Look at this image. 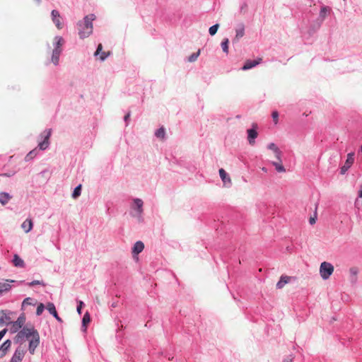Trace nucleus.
Instances as JSON below:
<instances>
[{
  "label": "nucleus",
  "instance_id": "f257e3e1",
  "mask_svg": "<svg viewBox=\"0 0 362 362\" xmlns=\"http://www.w3.org/2000/svg\"><path fill=\"white\" fill-rule=\"evenodd\" d=\"M95 15L86 16L83 21L77 23L78 33L81 39L88 37L93 33V21L95 20Z\"/></svg>",
  "mask_w": 362,
  "mask_h": 362
},
{
  "label": "nucleus",
  "instance_id": "f03ea898",
  "mask_svg": "<svg viewBox=\"0 0 362 362\" xmlns=\"http://www.w3.org/2000/svg\"><path fill=\"white\" fill-rule=\"evenodd\" d=\"M36 331V329L32 326L31 327H23L21 329L17 332V334L13 339L16 344H22L25 341V339H28Z\"/></svg>",
  "mask_w": 362,
  "mask_h": 362
},
{
  "label": "nucleus",
  "instance_id": "7ed1b4c3",
  "mask_svg": "<svg viewBox=\"0 0 362 362\" xmlns=\"http://www.w3.org/2000/svg\"><path fill=\"white\" fill-rule=\"evenodd\" d=\"M334 266L327 262H323L320 266V274L322 279L327 280L332 274Z\"/></svg>",
  "mask_w": 362,
  "mask_h": 362
},
{
  "label": "nucleus",
  "instance_id": "20e7f679",
  "mask_svg": "<svg viewBox=\"0 0 362 362\" xmlns=\"http://www.w3.org/2000/svg\"><path fill=\"white\" fill-rule=\"evenodd\" d=\"M25 322V316L24 313H22L19 315L17 320L14 322H9L10 325H11L10 327V332L11 334L16 333L20 329H21L23 327V325Z\"/></svg>",
  "mask_w": 362,
  "mask_h": 362
},
{
  "label": "nucleus",
  "instance_id": "39448f33",
  "mask_svg": "<svg viewBox=\"0 0 362 362\" xmlns=\"http://www.w3.org/2000/svg\"><path fill=\"white\" fill-rule=\"evenodd\" d=\"M30 337L31 339L29 341L28 351L30 354H34L36 348L40 344V334L37 329Z\"/></svg>",
  "mask_w": 362,
  "mask_h": 362
},
{
  "label": "nucleus",
  "instance_id": "423d86ee",
  "mask_svg": "<svg viewBox=\"0 0 362 362\" xmlns=\"http://www.w3.org/2000/svg\"><path fill=\"white\" fill-rule=\"evenodd\" d=\"M247 140L250 145H253L255 143V139L258 136L257 132V124L253 123L252 125V128L248 129L247 130Z\"/></svg>",
  "mask_w": 362,
  "mask_h": 362
},
{
  "label": "nucleus",
  "instance_id": "0eeeda50",
  "mask_svg": "<svg viewBox=\"0 0 362 362\" xmlns=\"http://www.w3.org/2000/svg\"><path fill=\"white\" fill-rule=\"evenodd\" d=\"M354 162V153L351 152L347 155L346 160L344 165L340 169V174L344 175L348 170L351 167Z\"/></svg>",
  "mask_w": 362,
  "mask_h": 362
},
{
  "label": "nucleus",
  "instance_id": "6e6552de",
  "mask_svg": "<svg viewBox=\"0 0 362 362\" xmlns=\"http://www.w3.org/2000/svg\"><path fill=\"white\" fill-rule=\"evenodd\" d=\"M11 283H16V281L15 280L6 279L5 282H0V296L4 293L8 292L11 289L12 286L11 285ZM23 283L24 281H21L20 282H17V284L20 285Z\"/></svg>",
  "mask_w": 362,
  "mask_h": 362
},
{
  "label": "nucleus",
  "instance_id": "1a4fd4ad",
  "mask_svg": "<svg viewBox=\"0 0 362 362\" xmlns=\"http://www.w3.org/2000/svg\"><path fill=\"white\" fill-rule=\"evenodd\" d=\"M25 354V351L21 346H18L15 350L10 362H21Z\"/></svg>",
  "mask_w": 362,
  "mask_h": 362
},
{
  "label": "nucleus",
  "instance_id": "9d476101",
  "mask_svg": "<svg viewBox=\"0 0 362 362\" xmlns=\"http://www.w3.org/2000/svg\"><path fill=\"white\" fill-rule=\"evenodd\" d=\"M262 62V58H257V59L251 60L247 59L244 63L243 66L241 67V70L247 71L255 67L257 65L259 64Z\"/></svg>",
  "mask_w": 362,
  "mask_h": 362
},
{
  "label": "nucleus",
  "instance_id": "9b49d317",
  "mask_svg": "<svg viewBox=\"0 0 362 362\" xmlns=\"http://www.w3.org/2000/svg\"><path fill=\"white\" fill-rule=\"evenodd\" d=\"M44 134L43 140L38 144L39 149L42 151L46 150L49 147V139L51 136V129H48L47 132H44Z\"/></svg>",
  "mask_w": 362,
  "mask_h": 362
},
{
  "label": "nucleus",
  "instance_id": "f8f14e48",
  "mask_svg": "<svg viewBox=\"0 0 362 362\" xmlns=\"http://www.w3.org/2000/svg\"><path fill=\"white\" fill-rule=\"evenodd\" d=\"M13 313L8 310H1L0 311V326L3 325H10L11 322L10 315Z\"/></svg>",
  "mask_w": 362,
  "mask_h": 362
},
{
  "label": "nucleus",
  "instance_id": "ddd939ff",
  "mask_svg": "<svg viewBox=\"0 0 362 362\" xmlns=\"http://www.w3.org/2000/svg\"><path fill=\"white\" fill-rule=\"evenodd\" d=\"M143 204L144 202L141 199L136 198L134 199V205L132 206V208L136 211L139 219L141 218V215L143 213Z\"/></svg>",
  "mask_w": 362,
  "mask_h": 362
},
{
  "label": "nucleus",
  "instance_id": "4468645a",
  "mask_svg": "<svg viewBox=\"0 0 362 362\" xmlns=\"http://www.w3.org/2000/svg\"><path fill=\"white\" fill-rule=\"evenodd\" d=\"M52 20L58 29L62 28V23L59 12L57 10H52L51 12Z\"/></svg>",
  "mask_w": 362,
  "mask_h": 362
},
{
  "label": "nucleus",
  "instance_id": "2eb2a0df",
  "mask_svg": "<svg viewBox=\"0 0 362 362\" xmlns=\"http://www.w3.org/2000/svg\"><path fill=\"white\" fill-rule=\"evenodd\" d=\"M100 54V60L101 62H104L107 58V57L110 54V52H103V45L102 44H99L97 47V49L94 53V55L95 57H97L98 55Z\"/></svg>",
  "mask_w": 362,
  "mask_h": 362
},
{
  "label": "nucleus",
  "instance_id": "dca6fc26",
  "mask_svg": "<svg viewBox=\"0 0 362 362\" xmlns=\"http://www.w3.org/2000/svg\"><path fill=\"white\" fill-rule=\"evenodd\" d=\"M332 12V8L328 6H321L320 13H319V19L321 22L324 21L325 18L330 15Z\"/></svg>",
  "mask_w": 362,
  "mask_h": 362
},
{
  "label": "nucleus",
  "instance_id": "f3484780",
  "mask_svg": "<svg viewBox=\"0 0 362 362\" xmlns=\"http://www.w3.org/2000/svg\"><path fill=\"white\" fill-rule=\"evenodd\" d=\"M11 346V341L10 339H6L1 346H0V358L5 356L7 351L10 349Z\"/></svg>",
  "mask_w": 362,
  "mask_h": 362
},
{
  "label": "nucleus",
  "instance_id": "a211bd4d",
  "mask_svg": "<svg viewBox=\"0 0 362 362\" xmlns=\"http://www.w3.org/2000/svg\"><path fill=\"white\" fill-rule=\"evenodd\" d=\"M47 309L49 313L59 322H62V318L59 316L55 305L52 303H48L47 305Z\"/></svg>",
  "mask_w": 362,
  "mask_h": 362
},
{
  "label": "nucleus",
  "instance_id": "6ab92c4d",
  "mask_svg": "<svg viewBox=\"0 0 362 362\" xmlns=\"http://www.w3.org/2000/svg\"><path fill=\"white\" fill-rule=\"evenodd\" d=\"M144 249V244L143 242L139 240L136 242L132 247V255H137L141 253Z\"/></svg>",
  "mask_w": 362,
  "mask_h": 362
},
{
  "label": "nucleus",
  "instance_id": "aec40b11",
  "mask_svg": "<svg viewBox=\"0 0 362 362\" xmlns=\"http://www.w3.org/2000/svg\"><path fill=\"white\" fill-rule=\"evenodd\" d=\"M235 37L233 41H238L241 37H243L245 35V25L243 23H240L238 25L235 29Z\"/></svg>",
  "mask_w": 362,
  "mask_h": 362
},
{
  "label": "nucleus",
  "instance_id": "412c9836",
  "mask_svg": "<svg viewBox=\"0 0 362 362\" xmlns=\"http://www.w3.org/2000/svg\"><path fill=\"white\" fill-rule=\"evenodd\" d=\"M219 175L226 186H230L231 184L230 178L228 174L223 168L219 169Z\"/></svg>",
  "mask_w": 362,
  "mask_h": 362
},
{
  "label": "nucleus",
  "instance_id": "4be33fe9",
  "mask_svg": "<svg viewBox=\"0 0 362 362\" xmlns=\"http://www.w3.org/2000/svg\"><path fill=\"white\" fill-rule=\"evenodd\" d=\"M64 43L65 41L62 36H55L53 42L54 49H62V46L64 45Z\"/></svg>",
  "mask_w": 362,
  "mask_h": 362
},
{
  "label": "nucleus",
  "instance_id": "5701e85b",
  "mask_svg": "<svg viewBox=\"0 0 362 362\" xmlns=\"http://www.w3.org/2000/svg\"><path fill=\"white\" fill-rule=\"evenodd\" d=\"M62 52V49H53L51 60L52 62L55 65L57 66L59 62V57Z\"/></svg>",
  "mask_w": 362,
  "mask_h": 362
},
{
  "label": "nucleus",
  "instance_id": "b1692460",
  "mask_svg": "<svg viewBox=\"0 0 362 362\" xmlns=\"http://www.w3.org/2000/svg\"><path fill=\"white\" fill-rule=\"evenodd\" d=\"M358 273V269L357 267H351L349 269V281L351 284H355L357 282V275Z\"/></svg>",
  "mask_w": 362,
  "mask_h": 362
},
{
  "label": "nucleus",
  "instance_id": "393cba45",
  "mask_svg": "<svg viewBox=\"0 0 362 362\" xmlns=\"http://www.w3.org/2000/svg\"><path fill=\"white\" fill-rule=\"evenodd\" d=\"M33 223L30 218L25 219L21 224V228L24 230L25 233L30 232L33 229Z\"/></svg>",
  "mask_w": 362,
  "mask_h": 362
},
{
  "label": "nucleus",
  "instance_id": "a878e982",
  "mask_svg": "<svg viewBox=\"0 0 362 362\" xmlns=\"http://www.w3.org/2000/svg\"><path fill=\"white\" fill-rule=\"evenodd\" d=\"M12 262L13 265L16 267L22 268L25 265L23 260L17 254H15L13 255Z\"/></svg>",
  "mask_w": 362,
  "mask_h": 362
},
{
  "label": "nucleus",
  "instance_id": "bb28decb",
  "mask_svg": "<svg viewBox=\"0 0 362 362\" xmlns=\"http://www.w3.org/2000/svg\"><path fill=\"white\" fill-rule=\"evenodd\" d=\"M90 314L88 313V312H86L82 318V330L83 331H84V332L86 331L87 325L90 323Z\"/></svg>",
  "mask_w": 362,
  "mask_h": 362
},
{
  "label": "nucleus",
  "instance_id": "cd10ccee",
  "mask_svg": "<svg viewBox=\"0 0 362 362\" xmlns=\"http://www.w3.org/2000/svg\"><path fill=\"white\" fill-rule=\"evenodd\" d=\"M11 197H12L8 193L1 192H0V203L2 205H6L8 202V201L11 199Z\"/></svg>",
  "mask_w": 362,
  "mask_h": 362
},
{
  "label": "nucleus",
  "instance_id": "c85d7f7f",
  "mask_svg": "<svg viewBox=\"0 0 362 362\" xmlns=\"http://www.w3.org/2000/svg\"><path fill=\"white\" fill-rule=\"evenodd\" d=\"M289 281V277L287 276H281L279 281L276 284L277 288H281L286 284Z\"/></svg>",
  "mask_w": 362,
  "mask_h": 362
},
{
  "label": "nucleus",
  "instance_id": "c756f323",
  "mask_svg": "<svg viewBox=\"0 0 362 362\" xmlns=\"http://www.w3.org/2000/svg\"><path fill=\"white\" fill-rule=\"evenodd\" d=\"M37 148H35L32 151H30L25 157V160L26 162H29L31 160H33L36 156H37Z\"/></svg>",
  "mask_w": 362,
  "mask_h": 362
},
{
  "label": "nucleus",
  "instance_id": "7c9ffc66",
  "mask_svg": "<svg viewBox=\"0 0 362 362\" xmlns=\"http://www.w3.org/2000/svg\"><path fill=\"white\" fill-rule=\"evenodd\" d=\"M165 135V128L163 127H161L158 128L155 132V136L157 138L164 139Z\"/></svg>",
  "mask_w": 362,
  "mask_h": 362
},
{
  "label": "nucleus",
  "instance_id": "2f4dec72",
  "mask_svg": "<svg viewBox=\"0 0 362 362\" xmlns=\"http://www.w3.org/2000/svg\"><path fill=\"white\" fill-rule=\"evenodd\" d=\"M228 44H229L228 38H224L222 40L221 44L223 52L226 54L228 53Z\"/></svg>",
  "mask_w": 362,
  "mask_h": 362
},
{
  "label": "nucleus",
  "instance_id": "473e14b6",
  "mask_svg": "<svg viewBox=\"0 0 362 362\" xmlns=\"http://www.w3.org/2000/svg\"><path fill=\"white\" fill-rule=\"evenodd\" d=\"M81 194V185H78V186H76L73 192H72V197L74 199H76L78 198Z\"/></svg>",
  "mask_w": 362,
  "mask_h": 362
},
{
  "label": "nucleus",
  "instance_id": "72a5a7b5",
  "mask_svg": "<svg viewBox=\"0 0 362 362\" xmlns=\"http://www.w3.org/2000/svg\"><path fill=\"white\" fill-rule=\"evenodd\" d=\"M272 164L275 167V169L279 173L285 172V168L281 164L275 161H272Z\"/></svg>",
  "mask_w": 362,
  "mask_h": 362
},
{
  "label": "nucleus",
  "instance_id": "f704fd0d",
  "mask_svg": "<svg viewBox=\"0 0 362 362\" xmlns=\"http://www.w3.org/2000/svg\"><path fill=\"white\" fill-rule=\"evenodd\" d=\"M218 28H219L218 23H216V24L213 25L212 26H211L209 29V34L211 36L214 35L217 33Z\"/></svg>",
  "mask_w": 362,
  "mask_h": 362
},
{
  "label": "nucleus",
  "instance_id": "c9c22d12",
  "mask_svg": "<svg viewBox=\"0 0 362 362\" xmlns=\"http://www.w3.org/2000/svg\"><path fill=\"white\" fill-rule=\"evenodd\" d=\"M31 305H34L35 303H34V299L32 298H30V297L25 298L22 303V306Z\"/></svg>",
  "mask_w": 362,
  "mask_h": 362
},
{
  "label": "nucleus",
  "instance_id": "e433bc0d",
  "mask_svg": "<svg viewBox=\"0 0 362 362\" xmlns=\"http://www.w3.org/2000/svg\"><path fill=\"white\" fill-rule=\"evenodd\" d=\"M199 54H200V51H199V50L197 52H194V53H192V54L188 57V61H189V62H195V61L197 59V58H198V57H199Z\"/></svg>",
  "mask_w": 362,
  "mask_h": 362
},
{
  "label": "nucleus",
  "instance_id": "4c0bfd02",
  "mask_svg": "<svg viewBox=\"0 0 362 362\" xmlns=\"http://www.w3.org/2000/svg\"><path fill=\"white\" fill-rule=\"evenodd\" d=\"M279 112L277 110H274L272 112V117L274 124H277L279 122Z\"/></svg>",
  "mask_w": 362,
  "mask_h": 362
},
{
  "label": "nucleus",
  "instance_id": "58836bf2",
  "mask_svg": "<svg viewBox=\"0 0 362 362\" xmlns=\"http://www.w3.org/2000/svg\"><path fill=\"white\" fill-rule=\"evenodd\" d=\"M267 148L272 150L275 153H278L279 150H280L278 146L274 143H270L267 145Z\"/></svg>",
  "mask_w": 362,
  "mask_h": 362
},
{
  "label": "nucleus",
  "instance_id": "ea45409f",
  "mask_svg": "<svg viewBox=\"0 0 362 362\" xmlns=\"http://www.w3.org/2000/svg\"><path fill=\"white\" fill-rule=\"evenodd\" d=\"M27 285L29 286H36V285L45 286V284L42 281L34 280V281H33L31 282L27 283Z\"/></svg>",
  "mask_w": 362,
  "mask_h": 362
},
{
  "label": "nucleus",
  "instance_id": "a19ab883",
  "mask_svg": "<svg viewBox=\"0 0 362 362\" xmlns=\"http://www.w3.org/2000/svg\"><path fill=\"white\" fill-rule=\"evenodd\" d=\"M45 310V305L43 303H40L37 307V310H36V315L37 316L42 315V312L44 311Z\"/></svg>",
  "mask_w": 362,
  "mask_h": 362
},
{
  "label": "nucleus",
  "instance_id": "79ce46f5",
  "mask_svg": "<svg viewBox=\"0 0 362 362\" xmlns=\"http://www.w3.org/2000/svg\"><path fill=\"white\" fill-rule=\"evenodd\" d=\"M84 305H85V304L82 300H78L77 302L76 310L79 315H81V310H82V308L84 307Z\"/></svg>",
  "mask_w": 362,
  "mask_h": 362
},
{
  "label": "nucleus",
  "instance_id": "37998d69",
  "mask_svg": "<svg viewBox=\"0 0 362 362\" xmlns=\"http://www.w3.org/2000/svg\"><path fill=\"white\" fill-rule=\"evenodd\" d=\"M49 170L47 169H45L40 173V175L42 177H45L47 180L49 178Z\"/></svg>",
  "mask_w": 362,
  "mask_h": 362
},
{
  "label": "nucleus",
  "instance_id": "c03bdc74",
  "mask_svg": "<svg viewBox=\"0 0 362 362\" xmlns=\"http://www.w3.org/2000/svg\"><path fill=\"white\" fill-rule=\"evenodd\" d=\"M294 357L292 354L286 356L283 362H293Z\"/></svg>",
  "mask_w": 362,
  "mask_h": 362
},
{
  "label": "nucleus",
  "instance_id": "a18cd8bd",
  "mask_svg": "<svg viewBox=\"0 0 362 362\" xmlns=\"http://www.w3.org/2000/svg\"><path fill=\"white\" fill-rule=\"evenodd\" d=\"M281 154L282 153L280 150H279L278 153H275V156L279 162H281Z\"/></svg>",
  "mask_w": 362,
  "mask_h": 362
},
{
  "label": "nucleus",
  "instance_id": "49530a36",
  "mask_svg": "<svg viewBox=\"0 0 362 362\" xmlns=\"http://www.w3.org/2000/svg\"><path fill=\"white\" fill-rule=\"evenodd\" d=\"M316 219H317V216H316V214H315L313 217L310 218V219H309L310 224L313 225V224L315 223Z\"/></svg>",
  "mask_w": 362,
  "mask_h": 362
},
{
  "label": "nucleus",
  "instance_id": "de8ad7c7",
  "mask_svg": "<svg viewBox=\"0 0 362 362\" xmlns=\"http://www.w3.org/2000/svg\"><path fill=\"white\" fill-rule=\"evenodd\" d=\"M7 332H8L7 328H4L2 330H1L0 331V337L2 339L5 336V334H6Z\"/></svg>",
  "mask_w": 362,
  "mask_h": 362
},
{
  "label": "nucleus",
  "instance_id": "09e8293b",
  "mask_svg": "<svg viewBox=\"0 0 362 362\" xmlns=\"http://www.w3.org/2000/svg\"><path fill=\"white\" fill-rule=\"evenodd\" d=\"M129 118H130V112H128L124 117V122H126V125L128 124V122L129 120Z\"/></svg>",
  "mask_w": 362,
  "mask_h": 362
},
{
  "label": "nucleus",
  "instance_id": "8fccbe9b",
  "mask_svg": "<svg viewBox=\"0 0 362 362\" xmlns=\"http://www.w3.org/2000/svg\"><path fill=\"white\" fill-rule=\"evenodd\" d=\"M15 175V172L6 173L2 175V176L10 177Z\"/></svg>",
  "mask_w": 362,
  "mask_h": 362
},
{
  "label": "nucleus",
  "instance_id": "3c124183",
  "mask_svg": "<svg viewBox=\"0 0 362 362\" xmlns=\"http://www.w3.org/2000/svg\"><path fill=\"white\" fill-rule=\"evenodd\" d=\"M358 197L362 198V189L359 190L358 192Z\"/></svg>",
  "mask_w": 362,
  "mask_h": 362
},
{
  "label": "nucleus",
  "instance_id": "603ef678",
  "mask_svg": "<svg viewBox=\"0 0 362 362\" xmlns=\"http://www.w3.org/2000/svg\"><path fill=\"white\" fill-rule=\"evenodd\" d=\"M111 307H112V308H116V307H117V303H112L111 304Z\"/></svg>",
  "mask_w": 362,
  "mask_h": 362
},
{
  "label": "nucleus",
  "instance_id": "864d4df0",
  "mask_svg": "<svg viewBox=\"0 0 362 362\" xmlns=\"http://www.w3.org/2000/svg\"><path fill=\"white\" fill-rule=\"evenodd\" d=\"M262 171H264V172H265V173H267V168H265V167H263V168H262Z\"/></svg>",
  "mask_w": 362,
  "mask_h": 362
},
{
  "label": "nucleus",
  "instance_id": "5fc2aeb1",
  "mask_svg": "<svg viewBox=\"0 0 362 362\" xmlns=\"http://www.w3.org/2000/svg\"><path fill=\"white\" fill-rule=\"evenodd\" d=\"M247 4L245 3L242 6H241V9H243V8H245V6H246Z\"/></svg>",
  "mask_w": 362,
  "mask_h": 362
},
{
  "label": "nucleus",
  "instance_id": "6e6d98bb",
  "mask_svg": "<svg viewBox=\"0 0 362 362\" xmlns=\"http://www.w3.org/2000/svg\"><path fill=\"white\" fill-rule=\"evenodd\" d=\"M36 1L37 2L38 4H40L41 2V0H36Z\"/></svg>",
  "mask_w": 362,
  "mask_h": 362
},
{
  "label": "nucleus",
  "instance_id": "4d7b16f0",
  "mask_svg": "<svg viewBox=\"0 0 362 362\" xmlns=\"http://www.w3.org/2000/svg\"><path fill=\"white\" fill-rule=\"evenodd\" d=\"M361 151L362 153V144H361Z\"/></svg>",
  "mask_w": 362,
  "mask_h": 362
},
{
  "label": "nucleus",
  "instance_id": "13d9d810",
  "mask_svg": "<svg viewBox=\"0 0 362 362\" xmlns=\"http://www.w3.org/2000/svg\"><path fill=\"white\" fill-rule=\"evenodd\" d=\"M344 1H346V0H343Z\"/></svg>",
  "mask_w": 362,
  "mask_h": 362
}]
</instances>
